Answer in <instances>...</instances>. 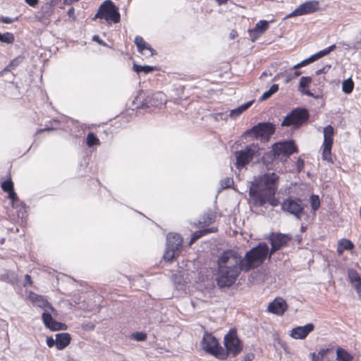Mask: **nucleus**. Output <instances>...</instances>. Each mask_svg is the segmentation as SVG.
<instances>
[{
    "instance_id": "nucleus-1",
    "label": "nucleus",
    "mask_w": 361,
    "mask_h": 361,
    "mask_svg": "<svg viewBox=\"0 0 361 361\" xmlns=\"http://www.w3.org/2000/svg\"><path fill=\"white\" fill-rule=\"evenodd\" d=\"M265 243L246 252L243 258L237 252L226 250L218 259L216 281L219 288H228L235 283L242 271H248L261 265L269 255Z\"/></svg>"
},
{
    "instance_id": "nucleus-2",
    "label": "nucleus",
    "mask_w": 361,
    "mask_h": 361,
    "mask_svg": "<svg viewBox=\"0 0 361 361\" xmlns=\"http://www.w3.org/2000/svg\"><path fill=\"white\" fill-rule=\"evenodd\" d=\"M29 299L33 305L44 310L42 317L43 322L47 328L52 331L66 330L67 329L66 324L56 322L52 318L51 314L47 312V310H50L54 315H58L57 310L47 301V300L44 296L31 292L29 295Z\"/></svg>"
},
{
    "instance_id": "nucleus-3",
    "label": "nucleus",
    "mask_w": 361,
    "mask_h": 361,
    "mask_svg": "<svg viewBox=\"0 0 361 361\" xmlns=\"http://www.w3.org/2000/svg\"><path fill=\"white\" fill-rule=\"evenodd\" d=\"M279 176L275 173H265L252 182L250 189H255L259 194L275 195L278 187Z\"/></svg>"
},
{
    "instance_id": "nucleus-4",
    "label": "nucleus",
    "mask_w": 361,
    "mask_h": 361,
    "mask_svg": "<svg viewBox=\"0 0 361 361\" xmlns=\"http://www.w3.org/2000/svg\"><path fill=\"white\" fill-rule=\"evenodd\" d=\"M202 348L207 353L212 355L219 360H225L227 353L219 345L216 338L212 334L205 331L201 341Z\"/></svg>"
},
{
    "instance_id": "nucleus-5",
    "label": "nucleus",
    "mask_w": 361,
    "mask_h": 361,
    "mask_svg": "<svg viewBox=\"0 0 361 361\" xmlns=\"http://www.w3.org/2000/svg\"><path fill=\"white\" fill-rule=\"evenodd\" d=\"M94 18L104 19L107 22L117 23L120 21L121 16L114 4L110 0H106L99 6Z\"/></svg>"
},
{
    "instance_id": "nucleus-6",
    "label": "nucleus",
    "mask_w": 361,
    "mask_h": 361,
    "mask_svg": "<svg viewBox=\"0 0 361 361\" xmlns=\"http://www.w3.org/2000/svg\"><path fill=\"white\" fill-rule=\"evenodd\" d=\"M309 118V113L303 108H296L288 114L283 119L281 125L283 126H300Z\"/></svg>"
},
{
    "instance_id": "nucleus-7",
    "label": "nucleus",
    "mask_w": 361,
    "mask_h": 361,
    "mask_svg": "<svg viewBox=\"0 0 361 361\" xmlns=\"http://www.w3.org/2000/svg\"><path fill=\"white\" fill-rule=\"evenodd\" d=\"M305 204L300 199L288 198L281 204V209L286 213L294 216L296 219H300L304 215Z\"/></svg>"
},
{
    "instance_id": "nucleus-8",
    "label": "nucleus",
    "mask_w": 361,
    "mask_h": 361,
    "mask_svg": "<svg viewBox=\"0 0 361 361\" xmlns=\"http://www.w3.org/2000/svg\"><path fill=\"white\" fill-rule=\"evenodd\" d=\"M258 147L257 145H251L246 147L245 149L237 151L235 152L236 166L241 169L246 166L252 159L254 154L257 152Z\"/></svg>"
},
{
    "instance_id": "nucleus-9",
    "label": "nucleus",
    "mask_w": 361,
    "mask_h": 361,
    "mask_svg": "<svg viewBox=\"0 0 361 361\" xmlns=\"http://www.w3.org/2000/svg\"><path fill=\"white\" fill-rule=\"evenodd\" d=\"M275 131V126L273 123H259L257 126H253L251 129L246 131V134H252L256 138H268Z\"/></svg>"
},
{
    "instance_id": "nucleus-10",
    "label": "nucleus",
    "mask_w": 361,
    "mask_h": 361,
    "mask_svg": "<svg viewBox=\"0 0 361 361\" xmlns=\"http://www.w3.org/2000/svg\"><path fill=\"white\" fill-rule=\"evenodd\" d=\"M296 147L293 141H286L278 142L273 145L272 152L274 157H288L295 152Z\"/></svg>"
},
{
    "instance_id": "nucleus-11",
    "label": "nucleus",
    "mask_w": 361,
    "mask_h": 361,
    "mask_svg": "<svg viewBox=\"0 0 361 361\" xmlns=\"http://www.w3.org/2000/svg\"><path fill=\"white\" fill-rule=\"evenodd\" d=\"M224 345L226 348V353L233 354L234 356L242 350V345L237 336L236 332L231 331L224 337Z\"/></svg>"
},
{
    "instance_id": "nucleus-12",
    "label": "nucleus",
    "mask_w": 361,
    "mask_h": 361,
    "mask_svg": "<svg viewBox=\"0 0 361 361\" xmlns=\"http://www.w3.org/2000/svg\"><path fill=\"white\" fill-rule=\"evenodd\" d=\"M249 195L255 205L263 206L267 202L273 207L279 204V201L274 197V195L268 196V194H259L255 189H250Z\"/></svg>"
},
{
    "instance_id": "nucleus-13",
    "label": "nucleus",
    "mask_w": 361,
    "mask_h": 361,
    "mask_svg": "<svg viewBox=\"0 0 361 361\" xmlns=\"http://www.w3.org/2000/svg\"><path fill=\"white\" fill-rule=\"evenodd\" d=\"M269 240L271 245L269 252V256H271L276 250L286 245L290 240V237L282 233H272L270 235Z\"/></svg>"
},
{
    "instance_id": "nucleus-14",
    "label": "nucleus",
    "mask_w": 361,
    "mask_h": 361,
    "mask_svg": "<svg viewBox=\"0 0 361 361\" xmlns=\"http://www.w3.org/2000/svg\"><path fill=\"white\" fill-rule=\"evenodd\" d=\"M319 3L317 1H307L300 5L295 11L288 15L287 17L302 16L314 12L318 9Z\"/></svg>"
},
{
    "instance_id": "nucleus-15",
    "label": "nucleus",
    "mask_w": 361,
    "mask_h": 361,
    "mask_svg": "<svg viewBox=\"0 0 361 361\" xmlns=\"http://www.w3.org/2000/svg\"><path fill=\"white\" fill-rule=\"evenodd\" d=\"M287 308L288 305L285 300L281 298H276L269 303L267 310L269 312L276 315H282Z\"/></svg>"
},
{
    "instance_id": "nucleus-16",
    "label": "nucleus",
    "mask_w": 361,
    "mask_h": 361,
    "mask_svg": "<svg viewBox=\"0 0 361 361\" xmlns=\"http://www.w3.org/2000/svg\"><path fill=\"white\" fill-rule=\"evenodd\" d=\"M336 48V46L335 45H331L319 52H317V54L311 56L310 57H309L308 59H305V60H303L302 61H301L300 63L295 65L293 66V69H298V68H300L302 66H305L312 62H314V61L327 55L328 54H329L331 51H333L334 49Z\"/></svg>"
},
{
    "instance_id": "nucleus-17",
    "label": "nucleus",
    "mask_w": 361,
    "mask_h": 361,
    "mask_svg": "<svg viewBox=\"0 0 361 361\" xmlns=\"http://www.w3.org/2000/svg\"><path fill=\"white\" fill-rule=\"evenodd\" d=\"M336 48V46L335 45H331L319 52H317V54L311 56L310 57H309L308 59H305V60H303L302 61H301L300 63L295 65L293 66V69H298V68H300L302 66H305L312 62H314V61L327 55L328 54H329L331 51H333L334 49Z\"/></svg>"
},
{
    "instance_id": "nucleus-18",
    "label": "nucleus",
    "mask_w": 361,
    "mask_h": 361,
    "mask_svg": "<svg viewBox=\"0 0 361 361\" xmlns=\"http://www.w3.org/2000/svg\"><path fill=\"white\" fill-rule=\"evenodd\" d=\"M314 325L311 323L303 326H297L292 329L290 336L295 339H304L314 330Z\"/></svg>"
},
{
    "instance_id": "nucleus-19",
    "label": "nucleus",
    "mask_w": 361,
    "mask_h": 361,
    "mask_svg": "<svg viewBox=\"0 0 361 361\" xmlns=\"http://www.w3.org/2000/svg\"><path fill=\"white\" fill-rule=\"evenodd\" d=\"M183 239L177 233H169L166 237V245L168 247H172L180 251L182 247Z\"/></svg>"
},
{
    "instance_id": "nucleus-20",
    "label": "nucleus",
    "mask_w": 361,
    "mask_h": 361,
    "mask_svg": "<svg viewBox=\"0 0 361 361\" xmlns=\"http://www.w3.org/2000/svg\"><path fill=\"white\" fill-rule=\"evenodd\" d=\"M71 337L68 333H60L56 334V347L61 350L68 346L71 342Z\"/></svg>"
},
{
    "instance_id": "nucleus-21",
    "label": "nucleus",
    "mask_w": 361,
    "mask_h": 361,
    "mask_svg": "<svg viewBox=\"0 0 361 361\" xmlns=\"http://www.w3.org/2000/svg\"><path fill=\"white\" fill-rule=\"evenodd\" d=\"M165 102L164 95L161 92H158L146 99V105L147 106H159L164 104Z\"/></svg>"
},
{
    "instance_id": "nucleus-22",
    "label": "nucleus",
    "mask_w": 361,
    "mask_h": 361,
    "mask_svg": "<svg viewBox=\"0 0 361 361\" xmlns=\"http://www.w3.org/2000/svg\"><path fill=\"white\" fill-rule=\"evenodd\" d=\"M312 79L310 77H302L300 79L298 90L303 94L317 98L313 93H312L307 88L310 86Z\"/></svg>"
},
{
    "instance_id": "nucleus-23",
    "label": "nucleus",
    "mask_w": 361,
    "mask_h": 361,
    "mask_svg": "<svg viewBox=\"0 0 361 361\" xmlns=\"http://www.w3.org/2000/svg\"><path fill=\"white\" fill-rule=\"evenodd\" d=\"M135 43L139 51L142 52L143 50L147 49L151 52V56L154 54V50L145 42L142 37L137 36L135 39Z\"/></svg>"
},
{
    "instance_id": "nucleus-24",
    "label": "nucleus",
    "mask_w": 361,
    "mask_h": 361,
    "mask_svg": "<svg viewBox=\"0 0 361 361\" xmlns=\"http://www.w3.org/2000/svg\"><path fill=\"white\" fill-rule=\"evenodd\" d=\"M252 104V101L248 102L241 106H238L236 109H232L230 111L229 116L231 118H236L240 114H242L244 111H245Z\"/></svg>"
},
{
    "instance_id": "nucleus-25",
    "label": "nucleus",
    "mask_w": 361,
    "mask_h": 361,
    "mask_svg": "<svg viewBox=\"0 0 361 361\" xmlns=\"http://www.w3.org/2000/svg\"><path fill=\"white\" fill-rule=\"evenodd\" d=\"M324 142L323 144L333 145V135L334 133V128L331 125H328L323 130Z\"/></svg>"
},
{
    "instance_id": "nucleus-26",
    "label": "nucleus",
    "mask_w": 361,
    "mask_h": 361,
    "mask_svg": "<svg viewBox=\"0 0 361 361\" xmlns=\"http://www.w3.org/2000/svg\"><path fill=\"white\" fill-rule=\"evenodd\" d=\"M353 243L347 239H342L338 241L337 252L338 254H342L344 250H350L353 248Z\"/></svg>"
},
{
    "instance_id": "nucleus-27",
    "label": "nucleus",
    "mask_w": 361,
    "mask_h": 361,
    "mask_svg": "<svg viewBox=\"0 0 361 361\" xmlns=\"http://www.w3.org/2000/svg\"><path fill=\"white\" fill-rule=\"evenodd\" d=\"M216 231V229L212 228H206V229H203V230L195 232L191 238L190 243H189V245H191L192 243H194L197 240H198L202 236H203L206 234H208L209 233H214Z\"/></svg>"
},
{
    "instance_id": "nucleus-28",
    "label": "nucleus",
    "mask_w": 361,
    "mask_h": 361,
    "mask_svg": "<svg viewBox=\"0 0 361 361\" xmlns=\"http://www.w3.org/2000/svg\"><path fill=\"white\" fill-rule=\"evenodd\" d=\"M336 355L338 361H351L352 356L341 348H338L336 350Z\"/></svg>"
},
{
    "instance_id": "nucleus-29",
    "label": "nucleus",
    "mask_w": 361,
    "mask_h": 361,
    "mask_svg": "<svg viewBox=\"0 0 361 361\" xmlns=\"http://www.w3.org/2000/svg\"><path fill=\"white\" fill-rule=\"evenodd\" d=\"M331 147H332V145L323 144L322 159L329 162L332 161L331 152Z\"/></svg>"
},
{
    "instance_id": "nucleus-30",
    "label": "nucleus",
    "mask_w": 361,
    "mask_h": 361,
    "mask_svg": "<svg viewBox=\"0 0 361 361\" xmlns=\"http://www.w3.org/2000/svg\"><path fill=\"white\" fill-rule=\"evenodd\" d=\"M179 251L172 247H168L166 245V250L164 255V258L166 261H172L177 255H178Z\"/></svg>"
},
{
    "instance_id": "nucleus-31",
    "label": "nucleus",
    "mask_w": 361,
    "mask_h": 361,
    "mask_svg": "<svg viewBox=\"0 0 361 361\" xmlns=\"http://www.w3.org/2000/svg\"><path fill=\"white\" fill-rule=\"evenodd\" d=\"M269 27V23L267 20H259L255 25V32L262 35Z\"/></svg>"
},
{
    "instance_id": "nucleus-32",
    "label": "nucleus",
    "mask_w": 361,
    "mask_h": 361,
    "mask_svg": "<svg viewBox=\"0 0 361 361\" xmlns=\"http://www.w3.org/2000/svg\"><path fill=\"white\" fill-rule=\"evenodd\" d=\"M279 90V85L277 84H274L269 88V90L264 92L263 94L260 97V101H264L269 99L271 95L276 93Z\"/></svg>"
},
{
    "instance_id": "nucleus-33",
    "label": "nucleus",
    "mask_w": 361,
    "mask_h": 361,
    "mask_svg": "<svg viewBox=\"0 0 361 361\" xmlns=\"http://www.w3.org/2000/svg\"><path fill=\"white\" fill-rule=\"evenodd\" d=\"M133 71L136 73H139L140 72H144L145 73H148L154 70V68L153 66H139L136 63H133Z\"/></svg>"
},
{
    "instance_id": "nucleus-34",
    "label": "nucleus",
    "mask_w": 361,
    "mask_h": 361,
    "mask_svg": "<svg viewBox=\"0 0 361 361\" xmlns=\"http://www.w3.org/2000/svg\"><path fill=\"white\" fill-rule=\"evenodd\" d=\"M353 82L351 79L345 80L343 82L342 90L345 93L349 94L353 91Z\"/></svg>"
},
{
    "instance_id": "nucleus-35",
    "label": "nucleus",
    "mask_w": 361,
    "mask_h": 361,
    "mask_svg": "<svg viewBox=\"0 0 361 361\" xmlns=\"http://www.w3.org/2000/svg\"><path fill=\"white\" fill-rule=\"evenodd\" d=\"M14 41V36L12 33L6 32L4 34L0 33V42L11 44Z\"/></svg>"
},
{
    "instance_id": "nucleus-36",
    "label": "nucleus",
    "mask_w": 361,
    "mask_h": 361,
    "mask_svg": "<svg viewBox=\"0 0 361 361\" xmlns=\"http://www.w3.org/2000/svg\"><path fill=\"white\" fill-rule=\"evenodd\" d=\"M348 276L349 278V280L353 283L354 282H359L361 279V277L360 276L359 274L353 269H349L348 271Z\"/></svg>"
},
{
    "instance_id": "nucleus-37",
    "label": "nucleus",
    "mask_w": 361,
    "mask_h": 361,
    "mask_svg": "<svg viewBox=\"0 0 361 361\" xmlns=\"http://www.w3.org/2000/svg\"><path fill=\"white\" fill-rule=\"evenodd\" d=\"M221 190L231 188L233 185V180L231 178L227 177L220 181Z\"/></svg>"
},
{
    "instance_id": "nucleus-38",
    "label": "nucleus",
    "mask_w": 361,
    "mask_h": 361,
    "mask_svg": "<svg viewBox=\"0 0 361 361\" xmlns=\"http://www.w3.org/2000/svg\"><path fill=\"white\" fill-rule=\"evenodd\" d=\"M99 142V139L92 133H90L87 137V144L89 147L98 145Z\"/></svg>"
},
{
    "instance_id": "nucleus-39",
    "label": "nucleus",
    "mask_w": 361,
    "mask_h": 361,
    "mask_svg": "<svg viewBox=\"0 0 361 361\" xmlns=\"http://www.w3.org/2000/svg\"><path fill=\"white\" fill-rule=\"evenodd\" d=\"M310 204L313 211H316L320 206L319 198L317 195H312L310 197Z\"/></svg>"
},
{
    "instance_id": "nucleus-40",
    "label": "nucleus",
    "mask_w": 361,
    "mask_h": 361,
    "mask_svg": "<svg viewBox=\"0 0 361 361\" xmlns=\"http://www.w3.org/2000/svg\"><path fill=\"white\" fill-rule=\"evenodd\" d=\"M1 188L5 192H10L13 190V182L11 180H6L2 183Z\"/></svg>"
},
{
    "instance_id": "nucleus-41",
    "label": "nucleus",
    "mask_w": 361,
    "mask_h": 361,
    "mask_svg": "<svg viewBox=\"0 0 361 361\" xmlns=\"http://www.w3.org/2000/svg\"><path fill=\"white\" fill-rule=\"evenodd\" d=\"M131 338L137 341H143L146 340L147 334L143 332H136L132 334Z\"/></svg>"
},
{
    "instance_id": "nucleus-42",
    "label": "nucleus",
    "mask_w": 361,
    "mask_h": 361,
    "mask_svg": "<svg viewBox=\"0 0 361 361\" xmlns=\"http://www.w3.org/2000/svg\"><path fill=\"white\" fill-rule=\"evenodd\" d=\"M300 74H301V72L300 71H294L292 73L286 74V78H285V82L286 83L289 82L290 80H292L293 79L297 78Z\"/></svg>"
},
{
    "instance_id": "nucleus-43",
    "label": "nucleus",
    "mask_w": 361,
    "mask_h": 361,
    "mask_svg": "<svg viewBox=\"0 0 361 361\" xmlns=\"http://www.w3.org/2000/svg\"><path fill=\"white\" fill-rule=\"evenodd\" d=\"M215 216L213 214H208L206 219L204 220L203 224L205 225H209L214 221Z\"/></svg>"
},
{
    "instance_id": "nucleus-44",
    "label": "nucleus",
    "mask_w": 361,
    "mask_h": 361,
    "mask_svg": "<svg viewBox=\"0 0 361 361\" xmlns=\"http://www.w3.org/2000/svg\"><path fill=\"white\" fill-rule=\"evenodd\" d=\"M16 20H17V18L14 19V18H9V17H6V16H2V17L0 18L1 22H2L4 23H7V24L12 23Z\"/></svg>"
},
{
    "instance_id": "nucleus-45",
    "label": "nucleus",
    "mask_w": 361,
    "mask_h": 361,
    "mask_svg": "<svg viewBox=\"0 0 361 361\" xmlns=\"http://www.w3.org/2000/svg\"><path fill=\"white\" fill-rule=\"evenodd\" d=\"M22 60L21 58H16L7 67L6 69L11 70L12 67L18 66L19 62Z\"/></svg>"
},
{
    "instance_id": "nucleus-46",
    "label": "nucleus",
    "mask_w": 361,
    "mask_h": 361,
    "mask_svg": "<svg viewBox=\"0 0 361 361\" xmlns=\"http://www.w3.org/2000/svg\"><path fill=\"white\" fill-rule=\"evenodd\" d=\"M353 286L356 289L357 293L361 297V279L359 282H354L353 283Z\"/></svg>"
},
{
    "instance_id": "nucleus-47",
    "label": "nucleus",
    "mask_w": 361,
    "mask_h": 361,
    "mask_svg": "<svg viewBox=\"0 0 361 361\" xmlns=\"http://www.w3.org/2000/svg\"><path fill=\"white\" fill-rule=\"evenodd\" d=\"M46 342H47V345L49 347V348H51L53 347L54 345H56V338L54 339L52 337H47V340H46Z\"/></svg>"
},
{
    "instance_id": "nucleus-48",
    "label": "nucleus",
    "mask_w": 361,
    "mask_h": 361,
    "mask_svg": "<svg viewBox=\"0 0 361 361\" xmlns=\"http://www.w3.org/2000/svg\"><path fill=\"white\" fill-rule=\"evenodd\" d=\"M260 35L259 33L255 32V30L250 31V38L252 42H255Z\"/></svg>"
},
{
    "instance_id": "nucleus-49",
    "label": "nucleus",
    "mask_w": 361,
    "mask_h": 361,
    "mask_svg": "<svg viewBox=\"0 0 361 361\" xmlns=\"http://www.w3.org/2000/svg\"><path fill=\"white\" fill-rule=\"evenodd\" d=\"M255 358V355L252 353L246 354L242 361H252Z\"/></svg>"
},
{
    "instance_id": "nucleus-50",
    "label": "nucleus",
    "mask_w": 361,
    "mask_h": 361,
    "mask_svg": "<svg viewBox=\"0 0 361 361\" xmlns=\"http://www.w3.org/2000/svg\"><path fill=\"white\" fill-rule=\"evenodd\" d=\"M330 68H331V66H325L324 68L317 70L316 71V73H317V75H319V74H322V73H326L329 70Z\"/></svg>"
},
{
    "instance_id": "nucleus-51",
    "label": "nucleus",
    "mask_w": 361,
    "mask_h": 361,
    "mask_svg": "<svg viewBox=\"0 0 361 361\" xmlns=\"http://www.w3.org/2000/svg\"><path fill=\"white\" fill-rule=\"evenodd\" d=\"M8 198L11 199L13 202H15L16 200H17L18 197H17V195L13 190L12 191L8 192Z\"/></svg>"
},
{
    "instance_id": "nucleus-52",
    "label": "nucleus",
    "mask_w": 361,
    "mask_h": 361,
    "mask_svg": "<svg viewBox=\"0 0 361 361\" xmlns=\"http://www.w3.org/2000/svg\"><path fill=\"white\" fill-rule=\"evenodd\" d=\"M92 40L99 43V44L103 45V46L106 45L105 43L102 40L100 39V38L98 35H94L92 37Z\"/></svg>"
},
{
    "instance_id": "nucleus-53",
    "label": "nucleus",
    "mask_w": 361,
    "mask_h": 361,
    "mask_svg": "<svg viewBox=\"0 0 361 361\" xmlns=\"http://www.w3.org/2000/svg\"><path fill=\"white\" fill-rule=\"evenodd\" d=\"M312 355V361H322V358L318 355H316L314 353L311 354Z\"/></svg>"
},
{
    "instance_id": "nucleus-54",
    "label": "nucleus",
    "mask_w": 361,
    "mask_h": 361,
    "mask_svg": "<svg viewBox=\"0 0 361 361\" xmlns=\"http://www.w3.org/2000/svg\"><path fill=\"white\" fill-rule=\"evenodd\" d=\"M25 283L24 284V286H25L27 284H29V285H32V280H31V277L30 275L28 274H26L25 276Z\"/></svg>"
},
{
    "instance_id": "nucleus-55",
    "label": "nucleus",
    "mask_w": 361,
    "mask_h": 361,
    "mask_svg": "<svg viewBox=\"0 0 361 361\" xmlns=\"http://www.w3.org/2000/svg\"><path fill=\"white\" fill-rule=\"evenodd\" d=\"M328 349H321L319 353H318V355H319L321 357V358H323L324 356L326 354V353L328 352Z\"/></svg>"
},
{
    "instance_id": "nucleus-56",
    "label": "nucleus",
    "mask_w": 361,
    "mask_h": 361,
    "mask_svg": "<svg viewBox=\"0 0 361 361\" xmlns=\"http://www.w3.org/2000/svg\"><path fill=\"white\" fill-rule=\"evenodd\" d=\"M25 2L31 6H35L37 3L38 0H25Z\"/></svg>"
},
{
    "instance_id": "nucleus-57",
    "label": "nucleus",
    "mask_w": 361,
    "mask_h": 361,
    "mask_svg": "<svg viewBox=\"0 0 361 361\" xmlns=\"http://www.w3.org/2000/svg\"><path fill=\"white\" fill-rule=\"evenodd\" d=\"M74 11H75V10H74V8H73V7L70 8L68 9V15L70 17H71V18H75V16H74Z\"/></svg>"
},
{
    "instance_id": "nucleus-58",
    "label": "nucleus",
    "mask_w": 361,
    "mask_h": 361,
    "mask_svg": "<svg viewBox=\"0 0 361 361\" xmlns=\"http://www.w3.org/2000/svg\"><path fill=\"white\" fill-rule=\"evenodd\" d=\"M238 36L237 32L235 31H232L229 35V38L231 39H235Z\"/></svg>"
},
{
    "instance_id": "nucleus-59",
    "label": "nucleus",
    "mask_w": 361,
    "mask_h": 361,
    "mask_svg": "<svg viewBox=\"0 0 361 361\" xmlns=\"http://www.w3.org/2000/svg\"><path fill=\"white\" fill-rule=\"evenodd\" d=\"M219 4H223L226 3L228 0H216Z\"/></svg>"
},
{
    "instance_id": "nucleus-60",
    "label": "nucleus",
    "mask_w": 361,
    "mask_h": 361,
    "mask_svg": "<svg viewBox=\"0 0 361 361\" xmlns=\"http://www.w3.org/2000/svg\"><path fill=\"white\" fill-rule=\"evenodd\" d=\"M279 77H280V74H277V75L274 77V80H276L277 79H279Z\"/></svg>"
},
{
    "instance_id": "nucleus-61",
    "label": "nucleus",
    "mask_w": 361,
    "mask_h": 361,
    "mask_svg": "<svg viewBox=\"0 0 361 361\" xmlns=\"http://www.w3.org/2000/svg\"><path fill=\"white\" fill-rule=\"evenodd\" d=\"M266 75H267V72H264V73H262V74L261 75V78H262V77H264V76H266Z\"/></svg>"
},
{
    "instance_id": "nucleus-62",
    "label": "nucleus",
    "mask_w": 361,
    "mask_h": 361,
    "mask_svg": "<svg viewBox=\"0 0 361 361\" xmlns=\"http://www.w3.org/2000/svg\"><path fill=\"white\" fill-rule=\"evenodd\" d=\"M75 297H74V298H73V301L75 303H76V304H77V303L78 302V299L75 300Z\"/></svg>"
},
{
    "instance_id": "nucleus-63",
    "label": "nucleus",
    "mask_w": 361,
    "mask_h": 361,
    "mask_svg": "<svg viewBox=\"0 0 361 361\" xmlns=\"http://www.w3.org/2000/svg\"><path fill=\"white\" fill-rule=\"evenodd\" d=\"M75 297H74V298H73V301L75 303H76V304H77V303L78 302V299L75 300Z\"/></svg>"
}]
</instances>
